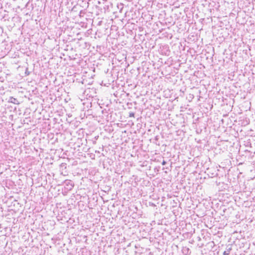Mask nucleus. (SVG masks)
I'll list each match as a JSON object with an SVG mask.
<instances>
[{
	"instance_id": "f257e3e1",
	"label": "nucleus",
	"mask_w": 255,
	"mask_h": 255,
	"mask_svg": "<svg viewBox=\"0 0 255 255\" xmlns=\"http://www.w3.org/2000/svg\"><path fill=\"white\" fill-rule=\"evenodd\" d=\"M64 183L66 186H67V188L68 190H71L74 187L73 182L70 180H66L64 181Z\"/></svg>"
},
{
	"instance_id": "f03ea898",
	"label": "nucleus",
	"mask_w": 255,
	"mask_h": 255,
	"mask_svg": "<svg viewBox=\"0 0 255 255\" xmlns=\"http://www.w3.org/2000/svg\"><path fill=\"white\" fill-rule=\"evenodd\" d=\"M8 102L9 103H13V104H19V102L17 100V99L13 97H10L9 99H8Z\"/></svg>"
},
{
	"instance_id": "7ed1b4c3",
	"label": "nucleus",
	"mask_w": 255,
	"mask_h": 255,
	"mask_svg": "<svg viewBox=\"0 0 255 255\" xmlns=\"http://www.w3.org/2000/svg\"><path fill=\"white\" fill-rule=\"evenodd\" d=\"M129 117H134V114L132 112H130L129 114Z\"/></svg>"
},
{
	"instance_id": "20e7f679",
	"label": "nucleus",
	"mask_w": 255,
	"mask_h": 255,
	"mask_svg": "<svg viewBox=\"0 0 255 255\" xmlns=\"http://www.w3.org/2000/svg\"><path fill=\"white\" fill-rule=\"evenodd\" d=\"M166 162L165 160H163V161L162 162V164L163 165L166 164Z\"/></svg>"
},
{
	"instance_id": "39448f33",
	"label": "nucleus",
	"mask_w": 255,
	"mask_h": 255,
	"mask_svg": "<svg viewBox=\"0 0 255 255\" xmlns=\"http://www.w3.org/2000/svg\"><path fill=\"white\" fill-rule=\"evenodd\" d=\"M223 255H227L228 254L226 253V252H224V253H223Z\"/></svg>"
}]
</instances>
